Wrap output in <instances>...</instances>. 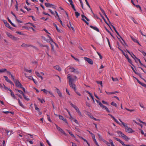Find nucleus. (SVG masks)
<instances>
[{
  "mask_svg": "<svg viewBox=\"0 0 146 146\" xmlns=\"http://www.w3.org/2000/svg\"><path fill=\"white\" fill-rule=\"evenodd\" d=\"M71 76L70 74H68L67 75V78L69 79V84L73 83V82L77 79V77L75 76H73V78L71 77Z\"/></svg>",
  "mask_w": 146,
  "mask_h": 146,
  "instance_id": "1",
  "label": "nucleus"
},
{
  "mask_svg": "<svg viewBox=\"0 0 146 146\" xmlns=\"http://www.w3.org/2000/svg\"><path fill=\"white\" fill-rule=\"evenodd\" d=\"M117 134L119 135V136L122 137L126 141H127L129 139L127 137L126 135L122 133L120 131H117Z\"/></svg>",
  "mask_w": 146,
  "mask_h": 146,
  "instance_id": "2",
  "label": "nucleus"
},
{
  "mask_svg": "<svg viewBox=\"0 0 146 146\" xmlns=\"http://www.w3.org/2000/svg\"><path fill=\"white\" fill-rule=\"evenodd\" d=\"M70 105L71 106L74 108L76 110V111L78 113V114L80 116L82 115V114L81 112L80 111L79 108L77 107V106L73 104L71 102H70Z\"/></svg>",
  "mask_w": 146,
  "mask_h": 146,
  "instance_id": "3",
  "label": "nucleus"
},
{
  "mask_svg": "<svg viewBox=\"0 0 146 146\" xmlns=\"http://www.w3.org/2000/svg\"><path fill=\"white\" fill-rule=\"evenodd\" d=\"M6 34H7V36L9 37L10 38H11L12 40H17L19 39V38H18L15 37V36H13L10 33H7Z\"/></svg>",
  "mask_w": 146,
  "mask_h": 146,
  "instance_id": "4",
  "label": "nucleus"
},
{
  "mask_svg": "<svg viewBox=\"0 0 146 146\" xmlns=\"http://www.w3.org/2000/svg\"><path fill=\"white\" fill-rule=\"evenodd\" d=\"M14 82L16 86L17 87L21 88L23 86L22 85L19 80H16L14 81Z\"/></svg>",
  "mask_w": 146,
  "mask_h": 146,
  "instance_id": "5",
  "label": "nucleus"
},
{
  "mask_svg": "<svg viewBox=\"0 0 146 146\" xmlns=\"http://www.w3.org/2000/svg\"><path fill=\"white\" fill-rule=\"evenodd\" d=\"M41 91H43V92L46 94H47L48 93L50 94L53 96V97H54L53 94L50 91H48L47 90L45 89H41Z\"/></svg>",
  "mask_w": 146,
  "mask_h": 146,
  "instance_id": "6",
  "label": "nucleus"
},
{
  "mask_svg": "<svg viewBox=\"0 0 146 146\" xmlns=\"http://www.w3.org/2000/svg\"><path fill=\"white\" fill-rule=\"evenodd\" d=\"M55 125L56 127L58 130L60 131L61 133H63L65 135L67 136L66 134L62 129L60 127H59L56 124H55Z\"/></svg>",
  "mask_w": 146,
  "mask_h": 146,
  "instance_id": "7",
  "label": "nucleus"
},
{
  "mask_svg": "<svg viewBox=\"0 0 146 146\" xmlns=\"http://www.w3.org/2000/svg\"><path fill=\"white\" fill-rule=\"evenodd\" d=\"M84 59L85 60L87 61L90 64H93V61L91 59L87 58L86 57H85Z\"/></svg>",
  "mask_w": 146,
  "mask_h": 146,
  "instance_id": "8",
  "label": "nucleus"
},
{
  "mask_svg": "<svg viewBox=\"0 0 146 146\" xmlns=\"http://www.w3.org/2000/svg\"><path fill=\"white\" fill-rule=\"evenodd\" d=\"M100 106L101 108H102L103 109L105 110L108 112V113L110 112V111H109L108 108L107 107H106V106H104L102 103H100Z\"/></svg>",
  "mask_w": 146,
  "mask_h": 146,
  "instance_id": "9",
  "label": "nucleus"
},
{
  "mask_svg": "<svg viewBox=\"0 0 146 146\" xmlns=\"http://www.w3.org/2000/svg\"><path fill=\"white\" fill-rule=\"evenodd\" d=\"M113 138L114 139L116 140V141L120 143L123 146H125V145H126L124 144V142L119 139L115 137H114Z\"/></svg>",
  "mask_w": 146,
  "mask_h": 146,
  "instance_id": "10",
  "label": "nucleus"
},
{
  "mask_svg": "<svg viewBox=\"0 0 146 146\" xmlns=\"http://www.w3.org/2000/svg\"><path fill=\"white\" fill-rule=\"evenodd\" d=\"M69 85L71 88H72L75 91L76 90V86L73 83L69 84Z\"/></svg>",
  "mask_w": 146,
  "mask_h": 146,
  "instance_id": "11",
  "label": "nucleus"
},
{
  "mask_svg": "<svg viewBox=\"0 0 146 146\" xmlns=\"http://www.w3.org/2000/svg\"><path fill=\"white\" fill-rule=\"evenodd\" d=\"M4 78H5V80L7 82L10 83L11 84L14 85L13 83V82L11 81L10 80H9L7 77L6 76H4Z\"/></svg>",
  "mask_w": 146,
  "mask_h": 146,
  "instance_id": "12",
  "label": "nucleus"
},
{
  "mask_svg": "<svg viewBox=\"0 0 146 146\" xmlns=\"http://www.w3.org/2000/svg\"><path fill=\"white\" fill-rule=\"evenodd\" d=\"M125 130L128 133H132L133 132L132 129L130 127H127L126 129Z\"/></svg>",
  "mask_w": 146,
  "mask_h": 146,
  "instance_id": "13",
  "label": "nucleus"
},
{
  "mask_svg": "<svg viewBox=\"0 0 146 146\" xmlns=\"http://www.w3.org/2000/svg\"><path fill=\"white\" fill-rule=\"evenodd\" d=\"M108 115H109L116 122L119 124V121L111 114H108Z\"/></svg>",
  "mask_w": 146,
  "mask_h": 146,
  "instance_id": "14",
  "label": "nucleus"
},
{
  "mask_svg": "<svg viewBox=\"0 0 146 146\" xmlns=\"http://www.w3.org/2000/svg\"><path fill=\"white\" fill-rule=\"evenodd\" d=\"M59 117L60 119L63 120L66 123L68 124V122L66 120V119H65V118H64L61 115H59Z\"/></svg>",
  "mask_w": 146,
  "mask_h": 146,
  "instance_id": "15",
  "label": "nucleus"
},
{
  "mask_svg": "<svg viewBox=\"0 0 146 146\" xmlns=\"http://www.w3.org/2000/svg\"><path fill=\"white\" fill-rule=\"evenodd\" d=\"M100 9L101 11L102 12L103 14L105 16L106 18L108 19V20H109V19L107 17V16L106 15L105 12H104V11L100 7Z\"/></svg>",
  "mask_w": 146,
  "mask_h": 146,
  "instance_id": "16",
  "label": "nucleus"
},
{
  "mask_svg": "<svg viewBox=\"0 0 146 146\" xmlns=\"http://www.w3.org/2000/svg\"><path fill=\"white\" fill-rule=\"evenodd\" d=\"M45 5L46 7H52V6H54V5L52 4L49 3H45Z\"/></svg>",
  "mask_w": 146,
  "mask_h": 146,
  "instance_id": "17",
  "label": "nucleus"
},
{
  "mask_svg": "<svg viewBox=\"0 0 146 146\" xmlns=\"http://www.w3.org/2000/svg\"><path fill=\"white\" fill-rule=\"evenodd\" d=\"M131 38V39L135 42L137 43H138L139 44V42L135 38L133 37L132 36H130Z\"/></svg>",
  "mask_w": 146,
  "mask_h": 146,
  "instance_id": "18",
  "label": "nucleus"
},
{
  "mask_svg": "<svg viewBox=\"0 0 146 146\" xmlns=\"http://www.w3.org/2000/svg\"><path fill=\"white\" fill-rule=\"evenodd\" d=\"M90 27L91 28L93 29L96 31L97 32L99 31V30L96 27H94L92 25H90Z\"/></svg>",
  "mask_w": 146,
  "mask_h": 146,
  "instance_id": "19",
  "label": "nucleus"
},
{
  "mask_svg": "<svg viewBox=\"0 0 146 146\" xmlns=\"http://www.w3.org/2000/svg\"><path fill=\"white\" fill-rule=\"evenodd\" d=\"M35 74L39 78H40L42 80H43V78L41 76L40 74L37 72H35Z\"/></svg>",
  "mask_w": 146,
  "mask_h": 146,
  "instance_id": "20",
  "label": "nucleus"
},
{
  "mask_svg": "<svg viewBox=\"0 0 146 146\" xmlns=\"http://www.w3.org/2000/svg\"><path fill=\"white\" fill-rule=\"evenodd\" d=\"M54 68L59 71H61V69L58 66H56L54 67Z\"/></svg>",
  "mask_w": 146,
  "mask_h": 146,
  "instance_id": "21",
  "label": "nucleus"
},
{
  "mask_svg": "<svg viewBox=\"0 0 146 146\" xmlns=\"http://www.w3.org/2000/svg\"><path fill=\"white\" fill-rule=\"evenodd\" d=\"M30 46V45L27 44H25L24 43H23L21 45V46L23 47H28L29 46Z\"/></svg>",
  "mask_w": 146,
  "mask_h": 146,
  "instance_id": "22",
  "label": "nucleus"
},
{
  "mask_svg": "<svg viewBox=\"0 0 146 146\" xmlns=\"http://www.w3.org/2000/svg\"><path fill=\"white\" fill-rule=\"evenodd\" d=\"M67 131H68V132L69 134H70V135L72 136V137L75 138V137L74 136V135L71 132H70L69 130H68V129L66 130Z\"/></svg>",
  "mask_w": 146,
  "mask_h": 146,
  "instance_id": "23",
  "label": "nucleus"
},
{
  "mask_svg": "<svg viewBox=\"0 0 146 146\" xmlns=\"http://www.w3.org/2000/svg\"><path fill=\"white\" fill-rule=\"evenodd\" d=\"M109 142V144L108 145V146H109V145H110V146H112V145H114L113 143V142L110 139Z\"/></svg>",
  "mask_w": 146,
  "mask_h": 146,
  "instance_id": "24",
  "label": "nucleus"
},
{
  "mask_svg": "<svg viewBox=\"0 0 146 146\" xmlns=\"http://www.w3.org/2000/svg\"><path fill=\"white\" fill-rule=\"evenodd\" d=\"M131 68H132L133 71L135 72V74H136L138 75L139 76H140V77L141 78V74L139 73L136 72L135 71V70L134 69V68L133 67H131Z\"/></svg>",
  "mask_w": 146,
  "mask_h": 146,
  "instance_id": "25",
  "label": "nucleus"
},
{
  "mask_svg": "<svg viewBox=\"0 0 146 146\" xmlns=\"http://www.w3.org/2000/svg\"><path fill=\"white\" fill-rule=\"evenodd\" d=\"M81 16L82 18V19H84V18H85L87 20V21H90V20L89 19H88L85 16H84L83 15H82Z\"/></svg>",
  "mask_w": 146,
  "mask_h": 146,
  "instance_id": "26",
  "label": "nucleus"
},
{
  "mask_svg": "<svg viewBox=\"0 0 146 146\" xmlns=\"http://www.w3.org/2000/svg\"><path fill=\"white\" fill-rule=\"evenodd\" d=\"M7 70L6 68H4L2 69H0V73H2L3 72H6Z\"/></svg>",
  "mask_w": 146,
  "mask_h": 146,
  "instance_id": "27",
  "label": "nucleus"
},
{
  "mask_svg": "<svg viewBox=\"0 0 146 146\" xmlns=\"http://www.w3.org/2000/svg\"><path fill=\"white\" fill-rule=\"evenodd\" d=\"M69 24H70V26H69L68 25V28H70V27H71L72 29V30L73 31H74V29L72 26L71 23L70 22H69Z\"/></svg>",
  "mask_w": 146,
  "mask_h": 146,
  "instance_id": "28",
  "label": "nucleus"
},
{
  "mask_svg": "<svg viewBox=\"0 0 146 146\" xmlns=\"http://www.w3.org/2000/svg\"><path fill=\"white\" fill-rule=\"evenodd\" d=\"M74 72L77 74H78L79 73V72L78 71V69H75V70L74 71Z\"/></svg>",
  "mask_w": 146,
  "mask_h": 146,
  "instance_id": "29",
  "label": "nucleus"
},
{
  "mask_svg": "<svg viewBox=\"0 0 146 146\" xmlns=\"http://www.w3.org/2000/svg\"><path fill=\"white\" fill-rule=\"evenodd\" d=\"M111 105L113 106H114L116 107H117V104L114 102H113L111 103Z\"/></svg>",
  "mask_w": 146,
  "mask_h": 146,
  "instance_id": "30",
  "label": "nucleus"
},
{
  "mask_svg": "<svg viewBox=\"0 0 146 146\" xmlns=\"http://www.w3.org/2000/svg\"><path fill=\"white\" fill-rule=\"evenodd\" d=\"M23 96L25 100H26L28 101L29 100V98L27 97L25 94H23Z\"/></svg>",
  "mask_w": 146,
  "mask_h": 146,
  "instance_id": "31",
  "label": "nucleus"
},
{
  "mask_svg": "<svg viewBox=\"0 0 146 146\" xmlns=\"http://www.w3.org/2000/svg\"><path fill=\"white\" fill-rule=\"evenodd\" d=\"M69 68L71 72H74L75 69L74 68L72 67H70Z\"/></svg>",
  "mask_w": 146,
  "mask_h": 146,
  "instance_id": "32",
  "label": "nucleus"
},
{
  "mask_svg": "<svg viewBox=\"0 0 146 146\" xmlns=\"http://www.w3.org/2000/svg\"><path fill=\"white\" fill-rule=\"evenodd\" d=\"M97 135L99 138V139L102 141L103 139L102 137L99 133H98Z\"/></svg>",
  "mask_w": 146,
  "mask_h": 146,
  "instance_id": "33",
  "label": "nucleus"
},
{
  "mask_svg": "<svg viewBox=\"0 0 146 146\" xmlns=\"http://www.w3.org/2000/svg\"><path fill=\"white\" fill-rule=\"evenodd\" d=\"M121 123L125 127V129L127 127V125L126 123H124L123 122H121Z\"/></svg>",
  "mask_w": 146,
  "mask_h": 146,
  "instance_id": "34",
  "label": "nucleus"
},
{
  "mask_svg": "<svg viewBox=\"0 0 146 146\" xmlns=\"http://www.w3.org/2000/svg\"><path fill=\"white\" fill-rule=\"evenodd\" d=\"M42 39L43 40H44L45 41H46L47 42H50V41H49V40L46 39V38H45V37H43V36H42Z\"/></svg>",
  "mask_w": 146,
  "mask_h": 146,
  "instance_id": "35",
  "label": "nucleus"
},
{
  "mask_svg": "<svg viewBox=\"0 0 146 146\" xmlns=\"http://www.w3.org/2000/svg\"><path fill=\"white\" fill-rule=\"evenodd\" d=\"M96 82L98 84H100L101 85V86L102 87V86H102V81H96Z\"/></svg>",
  "mask_w": 146,
  "mask_h": 146,
  "instance_id": "36",
  "label": "nucleus"
},
{
  "mask_svg": "<svg viewBox=\"0 0 146 146\" xmlns=\"http://www.w3.org/2000/svg\"><path fill=\"white\" fill-rule=\"evenodd\" d=\"M136 58V59L138 60V61L139 62V63H140V64H141V65H142V66H144L145 68H146V66H145V65H143L142 63L141 62V61L140 60V59H138V58Z\"/></svg>",
  "mask_w": 146,
  "mask_h": 146,
  "instance_id": "37",
  "label": "nucleus"
},
{
  "mask_svg": "<svg viewBox=\"0 0 146 146\" xmlns=\"http://www.w3.org/2000/svg\"><path fill=\"white\" fill-rule=\"evenodd\" d=\"M15 90L16 91H17L19 92L21 94H22L23 95V94H24V93H23V91L21 90H18V89H15Z\"/></svg>",
  "mask_w": 146,
  "mask_h": 146,
  "instance_id": "38",
  "label": "nucleus"
},
{
  "mask_svg": "<svg viewBox=\"0 0 146 146\" xmlns=\"http://www.w3.org/2000/svg\"><path fill=\"white\" fill-rule=\"evenodd\" d=\"M133 58H134V57L136 58V57L133 54V53L131 52L129 54Z\"/></svg>",
  "mask_w": 146,
  "mask_h": 146,
  "instance_id": "39",
  "label": "nucleus"
},
{
  "mask_svg": "<svg viewBox=\"0 0 146 146\" xmlns=\"http://www.w3.org/2000/svg\"><path fill=\"white\" fill-rule=\"evenodd\" d=\"M102 141L108 145V144H109V143L105 140V139H103Z\"/></svg>",
  "mask_w": 146,
  "mask_h": 146,
  "instance_id": "40",
  "label": "nucleus"
},
{
  "mask_svg": "<svg viewBox=\"0 0 146 146\" xmlns=\"http://www.w3.org/2000/svg\"><path fill=\"white\" fill-rule=\"evenodd\" d=\"M115 32H116V33H117V35H118L119 37H120L121 39L124 42V40H123V38H122L121 36L120 35L119 33H118V32L117 31V30H115Z\"/></svg>",
  "mask_w": 146,
  "mask_h": 146,
  "instance_id": "41",
  "label": "nucleus"
},
{
  "mask_svg": "<svg viewBox=\"0 0 146 146\" xmlns=\"http://www.w3.org/2000/svg\"><path fill=\"white\" fill-rule=\"evenodd\" d=\"M75 13L76 16L77 18H78L80 15V13L77 12H76Z\"/></svg>",
  "mask_w": 146,
  "mask_h": 146,
  "instance_id": "42",
  "label": "nucleus"
},
{
  "mask_svg": "<svg viewBox=\"0 0 146 146\" xmlns=\"http://www.w3.org/2000/svg\"><path fill=\"white\" fill-rule=\"evenodd\" d=\"M38 100H39L40 102L42 103H43V101L44 102H45L44 100L43 99H41L40 98H38Z\"/></svg>",
  "mask_w": 146,
  "mask_h": 146,
  "instance_id": "43",
  "label": "nucleus"
},
{
  "mask_svg": "<svg viewBox=\"0 0 146 146\" xmlns=\"http://www.w3.org/2000/svg\"><path fill=\"white\" fill-rule=\"evenodd\" d=\"M112 79L113 81H118V79L117 78H114L113 77H112Z\"/></svg>",
  "mask_w": 146,
  "mask_h": 146,
  "instance_id": "44",
  "label": "nucleus"
},
{
  "mask_svg": "<svg viewBox=\"0 0 146 146\" xmlns=\"http://www.w3.org/2000/svg\"><path fill=\"white\" fill-rule=\"evenodd\" d=\"M47 37L49 38V40L52 42H54L53 41L52 39L51 38V37L49 35H47Z\"/></svg>",
  "mask_w": 146,
  "mask_h": 146,
  "instance_id": "45",
  "label": "nucleus"
},
{
  "mask_svg": "<svg viewBox=\"0 0 146 146\" xmlns=\"http://www.w3.org/2000/svg\"><path fill=\"white\" fill-rule=\"evenodd\" d=\"M70 119L71 121H74L75 119H76L75 118L72 117V116H70Z\"/></svg>",
  "mask_w": 146,
  "mask_h": 146,
  "instance_id": "46",
  "label": "nucleus"
},
{
  "mask_svg": "<svg viewBox=\"0 0 146 146\" xmlns=\"http://www.w3.org/2000/svg\"><path fill=\"white\" fill-rule=\"evenodd\" d=\"M35 109L36 110H37L38 111H40L39 109L37 107V106L36 105H35Z\"/></svg>",
  "mask_w": 146,
  "mask_h": 146,
  "instance_id": "47",
  "label": "nucleus"
},
{
  "mask_svg": "<svg viewBox=\"0 0 146 146\" xmlns=\"http://www.w3.org/2000/svg\"><path fill=\"white\" fill-rule=\"evenodd\" d=\"M58 94L59 96L60 97H62V94L61 92L60 91H59L57 93Z\"/></svg>",
  "mask_w": 146,
  "mask_h": 146,
  "instance_id": "48",
  "label": "nucleus"
},
{
  "mask_svg": "<svg viewBox=\"0 0 146 146\" xmlns=\"http://www.w3.org/2000/svg\"><path fill=\"white\" fill-rule=\"evenodd\" d=\"M9 91L11 92V96L12 97L13 96L15 95L14 93L11 90H9Z\"/></svg>",
  "mask_w": 146,
  "mask_h": 146,
  "instance_id": "49",
  "label": "nucleus"
},
{
  "mask_svg": "<svg viewBox=\"0 0 146 146\" xmlns=\"http://www.w3.org/2000/svg\"><path fill=\"white\" fill-rule=\"evenodd\" d=\"M70 5H71L72 8L73 9H74L75 8V7H74V5L73 4V1L70 2Z\"/></svg>",
  "mask_w": 146,
  "mask_h": 146,
  "instance_id": "50",
  "label": "nucleus"
},
{
  "mask_svg": "<svg viewBox=\"0 0 146 146\" xmlns=\"http://www.w3.org/2000/svg\"><path fill=\"white\" fill-rule=\"evenodd\" d=\"M134 78L137 80V82L139 84H142V83L137 78L135 77H134Z\"/></svg>",
  "mask_w": 146,
  "mask_h": 146,
  "instance_id": "51",
  "label": "nucleus"
},
{
  "mask_svg": "<svg viewBox=\"0 0 146 146\" xmlns=\"http://www.w3.org/2000/svg\"><path fill=\"white\" fill-rule=\"evenodd\" d=\"M93 141L94 142L95 144L97 146H99V145L98 143L97 142V141L96 140V139H95L94 140H93Z\"/></svg>",
  "mask_w": 146,
  "mask_h": 146,
  "instance_id": "52",
  "label": "nucleus"
},
{
  "mask_svg": "<svg viewBox=\"0 0 146 146\" xmlns=\"http://www.w3.org/2000/svg\"><path fill=\"white\" fill-rule=\"evenodd\" d=\"M25 71L27 72H29V73H31L32 72V70H28L27 69H25Z\"/></svg>",
  "mask_w": 146,
  "mask_h": 146,
  "instance_id": "53",
  "label": "nucleus"
},
{
  "mask_svg": "<svg viewBox=\"0 0 146 146\" xmlns=\"http://www.w3.org/2000/svg\"><path fill=\"white\" fill-rule=\"evenodd\" d=\"M139 105L142 108H144L143 105V104H141V103L139 102Z\"/></svg>",
  "mask_w": 146,
  "mask_h": 146,
  "instance_id": "54",
  "label": "nucleus"
},
{
  "mask_svg": "<svg viewBox=\"0 0 146 146\" xmlns=\"http://www.w3.org/2000/svg\"><path fill=\"white\" fill-rule=\"evenodd\" d=\"M4 86V89H5L6 90H8L9 91V90H11L10 88H8L7 87L5 86L4 84H3Z\"/></svg>",
  "mask_w": 146,
  "mask_h": 146,
  "instance_id": "55",
  "label": "nucleus"
},
{
  "mask_svg": "<svg viewBox=\"0 0 146 146\" xmlns=\"http://www.w3.org/2000/svg\"><path fill=\"white\" fill-rule=\"evenodd\" d=\"M135 6H136L137 8H139L140 10H141V11H142L141 7L139 5H135Z\"/></svg>",
  "mask_w": 146,
  "mask_h": 146,
  "instance_id": "56",
  "label": "nucleus"
},
{
  "mask_svg": "<svg viewBox=\"0 0 146 146\" xmlns=\"http://www.w3.org/2000/svg\"><path fill=\"white\" fill-rule=\"evenodd\" d=\"M57 19H58V20L60 21V23H61V25L62 26H63L62 22L61 21V20H60V18L59 17Z\"/></svg>",
  "mask_w": 146,
  "mask_h": 146,
  "instance_id": "57",
  "label": "nucleus"
},
{
  "mask_svg": "<svg viewBox=\"0 0 146 146\" xmlns=\"http://www.w3.org/2000/svg\"><path fill=\"white\" fill-rule=\"evenodd\" d=\"M8 20L9 21V22L11 24H12L13 26H15L13 24V23L11 21V20L9 19V18H7Z\"/></svg>",
  "mask_w": 146,
  "mask_h": 146,
  "instance_id": "58",
  "label": "nucleus"
},
{
  "mask_svg": "<svg viewBox=\"0 0 146 146\" xmlns=\"http://www.w3.org/2000/svg\"><path fill=\"white\" fill-rule=\"evenodd\" d=\"M82 20L84 21L85 23H86V24L87 25H89V23L88 22H87L84 19H82Z\"/></svg>",
  "mask_w": 146,
  "mask_h": 146,
  "instance_id": "59",
  "label": "nucleus"
},
{
  "mask_svg": "<svg viewBox=\"0 0 146 146\" xmlns=\"http://www.w3.org/2000/svg\"><path fill=\"white\" fill-rule=\"evenodd\" d=\"M97 53L98 54L100 58V59H102V56L98 52H97Z\"/></svg>",
  "mask_w": 146,
  "mask_h": 146,
  "instance_id": "60",
  "label": "nucleus"
},
{
  "mask_svg": "<svg viewBox=\"0 0 146 146\" xmlns=\"http://www.w3.org/2000/svg\"><path fill=\"white\" fill-rule=\"evenodd\" d=\"M47 119L50 122H52V121L50 119V117L48 115H47Z\"/></svg>",
  "mask_w": 146,
  "mask_h": 146,
  "instance_id": "61",
  "label": "nucleus"
},
{
  "mask_svg": "<svg viewBox=\"0 0 146 146\" xmlns=\"http://www.w3.org/2000/svg\"><path fill=\"white\" fill-rule=\"evenodd\" d=\"M129 18L130 19L132 20L133 21L134 23H135V19H134V18L130 16Z\"/></svg>",
  "mask_w": 146,
  "mask_h": 146,
  "instance_id": "62",
  "label": "nucleus"
},
{
  "mask_svg": "<svg viewBox=\"0 0 146 146\" xmlns=\"http://www.w3.org/2000/svg\"><path fill=\"white\" fill-rule=\"evenodd\" d=\"M86 106H88L89 107H90L91 106H90V104L88 102H86Z\"/></svg>",
  "mask_w": 146,
  "mask_h": 146,
  "instance_id": "63",
  "label": "nucleus"
},
{
  "mask_svg": "<svg viewBox=\"0 0 146 146\" xmlns=\"http://www.w3.org/2000/svg\"><path fill=\"white\" fill-rule=\"evenodd\" d=\"M48 10L53 15H55V13L53 11L51 10V9H48Z\"/></svg>",
  "mask_w": 146,
  "mask_h": 146,
  "instance_id": "64",
  "label": "nucleus"
}]
</instances>
